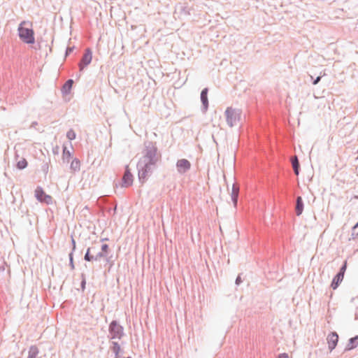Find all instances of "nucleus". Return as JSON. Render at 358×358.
I'll use <instances>...</instances> for the list:
<instances>
[{
	"label": "nucleus",
	"mask_w": 358,
	"mask_h": 358,
	"mask_svg": "<svg viewBox=\"0 0 358 358\" xmlns=\"http://www.w3.org/2000/svg\"><path fill=\"white\" fill-rule=\"evenodd\" d=\"M109 251V247L107 244H94L92 247L88 248L85 255V259L89 262L98 261L102 258L107 257Z\"/></svg>",
	"instance_id": "f257e3e1"
},
{
	"label": "nucleus",
	"mask_w": 358,
	"mask_h": 358,
	"mask_svg": "<svg viewBox=\"0 0 358 358\" xmlns=\"http://www.w3.org/2000/svg\"><path fill=\"white\" fill-rule=\"evenodd\" d=\"M20 38L25 43L33 44L35 42L34 31L32 22L29 21L22 22L18 27Z\"/></svg>",
	"instance_id": "f03ea898"
},
{
	"label": "nucleus",
	"mask_w": 358,
	"mask_h": 358,
	"mask_svg": "<svg viewBox=\"0 0 358 358\" xmlns=\"http://www.w3.org/2000/svg\"><path fill=\"white\" fill-rule=\"evenodd\" d=\"M225 115L227 124L230 127H233L239 120L240 113L235 109L227 108Z\"/></svg>",
	"instance_id": "7ed1b4c3"
},
{
	"label": "nucleus",
	"mask_w": 358,
	"mask_h": 358,
	"mask_svg": "<svg viewBox=\"0 0 358 358\" xmlns=\"http://www.w3.org/2000/svg\"><path fill=\"white\" fill-rule=\"evenodd\" d=\"M347 268V261H345L343 265L340 269V271L336 275V276L334 278L331 287L332 289H336L338 285L341 284V282L343 281L344 278V274L346 271Z\"/></svg>",
	"instance_id": "20e7f679"
},
{
	"label": "nucleus",
	"mask_w": 358,
	"mask_h": 358,
	"mask_svg": "<svg viewBox=\"0 0 358 358\" xmlns=\"http://www.w3.org/2000/svg\"><path fill=\"white\" fill-rule=\"evenodd\" d=\"M35 196L40 202H44L47 204H50L52 201V198L45 194L41 187H37L35 190Z\"/></svg>",
	"instance_id": "39448f33"
},
{
	"label": "nucleus",
	"mask_w": 358,
	"mask_h": 358,
	"mask_svg": "<svg viewBox=\"0 0 358 358\" xmlns=\"http://www.w3.org/2000/svg\"><path fill=\"white\" fill-rule=\"evenodd\" d=\"M122 327L119 325L115 321H113L110 324V333L111 338H120L122 335Z\"/></svg>",
	"instance_id": "423d86ee"
},
{
	"label": "nucleus",
	"mask_w": 358,
	"mask_h": 358,
	"mask_svg": "<svg viewBox=\"0 0 358 358\" xmlns=\"http://www.w3.org/2000/svg\"><path fill=\"white\" fill-rule=\"evenodd\" d=\"M176 168L180 173H185L190 169L191 163L186 159H181L178 160Z\"/></svg>",
	"instance_id": "0eeeda50"
},
{
	"label": "nucleus",
	"mask_w": 358,
	"mask_h": 358,
	"mask_svg": "<svg viewBox=\"0 0 358 358\" xmlns=\"http://www.w3.org/2000/svg\"><path fill=\"white\" fill-rule=\"evenodd\" d=\"M92 59V52L90 49L85 50V52L79 64L80 71H83L85 66L89 65Z\"/></svg>",
	"instance_id": "6e6552de"
},
{
	"label": "nucleus",
	"mask_w": 358,
	"mask_h": 358,
	"mask_svg": "<svg viewBox=\"0 0 358 358\" xmlns=\"http://www.w3.org/2000/svg\"><path fill=\"white\" fill-rule=\"evenodd\" d=\"M328 348L330 351H332L337 345L338 341V336L336 332H331L327 336Z\"/></svg>",
	"instance_id": "1a4fd4ad"
},
{
	"label": "nucleus",
	"mask_w": 358,
	"mask_h": 358,
	"mask_svg": "<svg viewBox=\"0 0 358 358\" xmlns=\"http://www.w3.org/2000/svg\"><path fill=\"white\" fill-rule=\"evenodd\" d=\"M132 183H133V176L130 173L129 166H127L124 174L122 178V186L127 187L131 186L132 185Z\"/></svg>",
	"instance_id": "9d476101"
},
{
	"label": "nucleus",
	"mask_w": 358,
	"mask_h": 358,
	"mask_svg": "<svg viewBox=\"0 0 358 358\" xmlns=\"http://www.w3.org/2000/svg\"><path fill=\"white\" fill-rule=\"evenodd\" d=\"M238 192H239V187L236 185H233L231 196V199L234 202V206H236V204H237Z\"/></svg>",
	"instance_id": "9b49d317"
},
{
	"label": "nucleus",
	"mask_w": 358,
	"mask_h": 358,
	"mask_svg": "<svg viewBox=\"0 0 358 358\" xmlns=\"http://www.w3.org/2000/svg\"><path fill=\"white\" fill-rule=\"evenodd\" d=\"M207 94H208L207 88L203 89L201 93V100L202 103L204 106L205 108H207L208 106V97H207Z\"/></svg>",
	"instance_id": "f8f14e48"
},
{
	"label": "nucleus",
	"mask_w": 358,
	"mask_h": 358,
	"mask_svg": "<svg viewBox=\"0 0 358 358\" xmlns=\"http://www.w3.org/2000/svg\"><path fill=\"white\" fill-rule=\"evenodd\" d=\"M72 157L71 151L68 150L66 147H64L62 153V160L64 162H69Z\"/></svg>",
	"instance_id": "ddd939ff"
},
{
	"label": "nucleus",
	"mask_w": 358,
	"mask_h": 358,
	"mask_svg": "<svg viewBox=\"0 0 358 358\" xmlns=\"http://www.w3.org/2000/svg\"><path fill=\"white\" fill-rule=\"evenodd\" d=\"M303 202L301 196H299L296 199V213L297 215H300L303 211Z\"/></svg>",
	"instance_id": "4468645a"
},
{
	"label": "nucleus",
	"mask_w": 358,
	"mask_h": 358,
	"mask_svg": "<svg viewBox=\"0 0 358 358\" xmlns=\"http://www.w3.org/2000/svg\"><path fill=\"white\" fill-rule=\"evenodd\" d=\"M73 80H68L62 87V92L65 94L69 93V92L71 90L72 85H73Z\"/></svg>",
	"instance_id": "2eb2a0df"
},
{
	"label": "nucleus",
	"mask_w": 358,
	"mask_h": 358,
	"mask_svg": "<svg viewBox=\"0 0 358 358\" xmlns=\"http://www.w3.org/2000/svg\"><path fill=\"white\" fill-rule=\"evenodd\" d=\"M80 168V162L78 159H73L71 163V169L73 171H78Z\"/></svg>",
	"instance_id": "dca6fc26"
},
{
	"label": "nucleus",
	"mask_w": 358,
	"mask_h": 358,
	"mask_svg": "<svg viewBox=\"0 0 358 358\" xmlns=\"http://www.w3.org/2000/svg\"><path fill=\"white\" fill-rule=\"evenodd\" d=\"M38 354V350L36 347L32 346L29 350L28 358H37Z\"/></svg>",
	"instance_id": "f3484780"
},
{
	"label": "nucleus",
	"mask_w": 358,
	"mask_h": 358,
	"mask_svg": "<svg viewBox=\"0 0 358 358\" xmlns=\"http://www.w3.org/2000/svg\"><path fill=\"white\" fill-rule=\"evenodd\" d=\"M28 165V162L24 158H21L17 162V168L18 169H25Z\"/></svg>",
	"instance_id": "a211bd4d"
},
{
	"label": "nucleus",
	"mask_w": 358,
	"mask_h": 358,
	"mask_svg": "<svg viewBox=\"0 0 358 358\" xmlns=\"http://www.w3.org/2000/svg\"><path fill=\"white\" fill-rule=\"evenodd\" d=\"M292 166L294 171V173L296 175H299V161L296 157H294V158L292 159Z\"/></svg>",
	"instance_id": "6ab92c4d"
},
{
	"label": "nucleus",
	"mask_w": 358,
	"mask_h": 358,
	"mask_svg": "<svg viewBox=\"0 0 358 358\" xmlns=\"http://www.w3.org/2000/svg\"><path fill=\"white\" fill-rule=\"evenodd\" d=\"M143 162L145 163V166H148V164H154L153 159L152 158V153H148L146 156L143 157Z\"/></svg>",
	"instance_id": "aec40b11"
},
{
	"label": "nucleus",
	"mask_w": 358,
	"mask_h": 358,
	"mask_svg": "<svg viewBox=\"0 0 358 358\" xmlns=\"http://www.w3.org/2000/svg\"><path fill=\"white\" fill-rule=\"evenodd\" d=\"M76 133L73 130L71 129L69 130L66 134V137L70 140L72 141L76 138Z\"/></svg>",
	"instance_id": "412c9836"
},
{
	"label": "nucleus",
	"mask_w": 358,
	"mask_h": 358,
	"mask_svg": "<svg viewBox=\"0 0 358 358\" xmlns=\"http://www.w3.org/2000/svg\"><path fill=\"white\" fill-rule=\"evenodd\" d=\"M113 344H114V345H113V352L116 355L115 358H118V354L120 352V347L117 343H114Z\"/></svg>",
	"instance_id": "4be33fe9"
},
{
	"label": "nucleus",
	"mask_w": 358,
	"mask_h": 358,
	"mask_svg": "<svg viewBox=\"0 0 358 358\" xmlns=\"http://www.w3.org/2000/svg\"><path fill=\"white\" fill-rule=\"evenodd\" d=\"M276 358H289L287 353H282L279 355Z\"/></svg>",
	"instance_id": "5701e85b"
},
{
	"label": "nucleus",
	"mask_w": 358,
	"mask_h": 358,
	"mask_svg": "<svg viewBox=\"0 0 358 358\" xmlns=\"http://www.w3.org/2000/svg\"><path fill=\"white\" fill-rule=\"evenodd\" d=\"M320 77H317V78H316V80L313 82V85H316V84H317V83H318V82L320 81Z\"/></svg>",
	"instance_id": "b1692460"
},
{
	"label": "nucleus",
	"mask_w": 358,
	"mask_h": 358,
	"mask_svg": "<svg viewBox=\"0 0 358 358\" xmlns=\"http://www.w3.org/2000/svg\"><path fill=\"white\" fill-rule=\"evenodd\" d=\"M357 339H358V336L355 337V338H351V339L350 340V342L351 343H353V341H356V340H357Z\"/></svg>",
	"instance_id": "393cba45"
},
{
	"label": "nucleus",
	"mask_w": 358,
	"mask_h": 358,
	"mask_svg": "<svg viewBox=\"0 0 358 358\" xmlns=\"http://www.w3.org/2000/svg\"><path fill=\"white\" fill-rule=\"evenodd\" d=\"M241 278L238 277L236 278V284H239L241 282Z\"/></svg>",
	"instance_id": "a878e982"
},
{
	"label": "nucleus",
	"mask_w": 358,
	"mask_h": 358,
	"mask_svg": "<svg viewBox=\"0 0 358 358\" xmlns=\"http://www.w3.org/2000/svg\"><path fill=\"white\" fill-rule=\"evenodd\" d=\"M70 261H71V264L73 265V257H72V254H70Z\"/></svg>",
	"instance_id": "bb28decb"
},
{
	"label": "nucleus",
	"mask_w": 358,
	"mask_h": 358,
	"mask_svg": "<svg viewBox=\"0 0 358 358\" xmlns=\"http://www.w3.org/2000/svg\"><path fill=\"white\" fill-rule=\"evenodd\" d=\"M353 348H354V346L351 345L350 347L348 348V349L350 350V349H352Z\"/></svg>",
	"instance_id": "cd10ccee"
}]
</instances>
